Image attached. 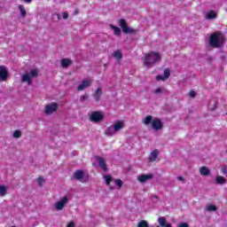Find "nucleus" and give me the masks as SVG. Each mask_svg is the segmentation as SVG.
Instances as JSON below:
<instances>
[{
    "mask_svg": "<svg viewBox=\"0 0 227 227\" xmlns=\"http://www.w3.org/2000/svg\"><path fill=\"white\" fill-rule=\"evenodd\" d=\"M208 43L212 49H220L226 43V34L222 31H215L210 35Z\"/></svg>",
    "mask_w": 227,
    "mask_h": 227,
    "instance_id": "nucleus-1",
    "label": "nucleus"
},
{
    "mask_svg": "<svg viewBox=\"0 0 227 227\" xmlns=\"http://www.w3.org/2000/svg\"><path fill=\"white\" fill-rule=\"evenodd\" d=\"M144 125H152L153 130H162L164 129V124L162 123V121L159 118L153 119V116L152 115H147L144 120H143Z\"/></svg>",
    "mask_w": 227,
    "mask_h": 227,
    "instance_id": "nucleus-2",
    "label": "nucleus"
},
{
    "mask_svg": "<svg viewBox=\"0 0 227 227\" xmlns=\"http://www.w3.org/2000/svg\"><path fill=\"white\" fill-rule=\"evenodd\" d=\"M160 61V54L155 51H150L145 54V59H143V63L145 67H153L155 63Z\"/></svg>",
    "mask_w": 227,
    "mask_h": 227,
    "instance_id": "nucleus-3",
    "label": "nucleus"
},
{
    "mask_svg": "<svg viewBox=\"0 0 227 227\" xmlns=\"http://www.w3.org/2000/svg\"><path fill=\"white\" fill-rule=\"evenodd\" d=\"M120 27L122 29V33L124 35H137V29L133 27H129V25H127V20L121 19L118 21Z\"/></svg>",
    "mask_w": 227,
    "mask_h": 227,
    "instance_id": "nucleus-4",
    "label": "nucleus"
},
{
    "mask_svg": "<svg viewBox=\"0 0 227 227\" xmlns=\"http://www.w3.org/2000/svg\"><path fill=\"white\" fill-rule=\"evenodd\" d=\"M104 178L106 180V184L109 186L110 191L114 190V186L111 185V182H114L115 185H117L119 189H121V187H123V181H121V179H113V176H111L110 175H106Z\"/></svg>",
    "mask_w": 227,
    "mask_h": 227,
    "instance_id": "nucleus-5",
    "label": "nucleus"
},
{
    "mask_svg": "<svg viewBox=\"0 0 227 227\" xmlns=\"http://www.w3.org/2000/svg\"><path fill=\"white\" fill-rule=\"evenodd\" d=\"M38 76V69H32L30 73L25 74L21 76V82H27L28 85H31L33 81H31V77Z\"/></svg>",
    "mask_w": 227,
    "mask_h": 227,
    "instance_id": "nucleus-6",
    "label": "nucleus"
},
{
    "mask_svg": "<svg viewBox=\"0 0 227 227\" xmlns=\"http://www.w3.org/2000/svg\"><path fill=\"white\" fill-rule=\"evenodd\" d=\"M104 121V114L102 112L95 111L92 112L90 115V121L93 123H100V121Z\"/></svg>",
    "mask_w": 227,
    "mask_h": 227,
    "instance_id": "nucleus-7",
    "label": "nucleus"
},
{
    "mask_svg": "<svg viewBox=\"0 0 227 227\" xmlns=\"http://www.w3.org/2000/svg\"><path fill=\"white\" fill-rule=\"evenodd\" d=\"M59 108V105L56 102H52L45 106L44 113L47 116H49L50 114H52V113H56V111H58Z\"/></svg>",
    "mask_w": 227,
    "mask_h": 227,
    "instance_id": "nucleus-8",
    "label": "nucleus"
},
{
    "mask_svg": "<svg viewBox=\"0 0 227 227\" xmlns=\"http://www.w3.org/2000/svg\"><path fill=\"white\" fill-rule=\"evenodd\" d=\"M67 203H68V197H63L59 202L55 204L56 210H63Z\"/></svg>",
    "mask_w": 227,
    "mask_h": 227,
    "instance_id": "nucleus-9",
    "label": "nucleus"
},
{
    "mask_svg": "<svg viewBox=\"0 0 227 227\" xmlns=\"http://www.w3.org/2000/svg\"><path fill=\"white\" fill-rule=\"evenodd\" d=\"M152 178H153V174L140 175L137 176V180L140 184H145V182L152 180Z\"/></svg>",
    "mask_w": 227,
    "mask_h": 227,
    "instance_id": "nucleus-10",
    "label": "nucleus"
},
{
    "mask_svg": "<svg viewBox=\"0 0 227 227\" xmlns=\"http://www.w3.org/2000/svg\"><path fill=\"white\" fill-rule=\"evenodd\" d=\"M91 80H83L78 86L77 90L82 91L83 90H86V88H90V86H91Z\"/></svg>",
    "mask_w": 227,
    "mask_h": 227,
    "instance_id": "nucleus-11",
    "label": "nucleus"
},
{
    "mask_svg": "<svg viewBox=\"0 0 227 227\" xmlns=\"http://www.w3.org/2000/svg\"><path fill=\"white\" fill-rule=\"evenodd\" d=\"M8 70L6 69V67L0 66V79L1 81H6L8 79Z\"/></svg>",
    "mask_w": 227,
    "mask_h": 227,
    "instance_id": "nucleus-12",
    "label": "nucleus"
},
{
    "mask_svg": "<svg viewBox=\"0 0 227 227\" xmlns=\"http://www.w3.org/2000/svg\"><path fill=\"white\" fill-rule=\"evenodd\" d=\"M96 159L101 169H103V171H107V164L106 163V160L100 156H97Z\"/></svg>",
    "mask_w": 227,
    "mask_h": 227,
    "instance_id": "nucleus-13",
    "label": "nucleus"
},
{
    "mask_svg": "<svg viewBox=\"0 0 227 227\" xmlns=\"http://www.w3.org/2000/svg\"><path fill=\"white\" fill-rule=\"evenodd\" d=\"M158 223L160 225L156 227H171V223H168V221L166 220V217L164 216H160L158 218Z\"/></svg>",
    "mask_w": 227,
    "mask_h": 227,
    "instance_id": "nucleus-14",
    "label": "nucleus"
},
{
    "mask_svg": "<svg viewBox=\"0 0 227 227\" xmlns=\"http://www.w3.org/2000/svg\"><path fill=\"white\" fill-rule=\"evenodd\" d=\"M158 158H159V150L155 149L149 154L148 160L149 162H155V160H157Z\"/></svg>",
    "mask_w": 227,
    "mask_h": 227,
    "instance_id": "nucleus-15",
    "label": "nucleus"
},
{
    "mask_svg": "<svg viewBox=\"0 0 227 227\" xmlns=\"http://www.w3.org/2000/svg\"><path fill=\"white\" fill-rule=\"evenodd\" d=\"M114 132H120V130H121V129L125 128V122L121 121H118L114 124Z\"/></svg>",
    "mask_w": 227,
    "mask_h": 227,
    "instance_id": "nucleus-16",
    "label": "nucleus"
},
{
    "mask_svg": "<svg viewBox=\"0 0 227 227\" xmlns=\"http://www.w3.org/2000/svg\"><path fill=\"white\" fill-rule=\"evenodd\" d=\"M74 180H82L84 178V171L78 169L74 173Z\"/></svg>",
    "mask_w": 227,
    "mask_h": 227,
    "instance_id": "nucleus-17",
    "label": "nucleus"
},
{
    "mask_svg": "<svg viewBox=\"0 0 227 227\" xmlns=\"http://www.w3.org/2000/svg\"><path fill=\"white\" fill-rule=\"evenodd\" d=\"M200 173L202 176H210L212 175L210 169L207 167H201L200 168Z\"/></svg>",
    "mask_w": 227,
    "mask_h": 227,
    "instance_id": "nucleus-18",
    "label": "nucleus"
},
{
    "mask_svg": "<svg viewBox=\"0 0 227 227\" xmlns=\"http://www.w3.org/2000/svg\"><path fill=\"white\" fill-rule=\"evenodd\" d=\"M60 63H61V67L63 68H68V67H70L72 65V59H62L60 60Z\"/></svg>",
    "mask_w": 227,
    "mask_h": 227,
    "instance_id": "nucleus-19",
    "label": "nucleus"
},
{
    "mask_svg": "<svg viewBox=\"0 0 227 227\" xmlns=\"http://www.w3.org/2000/svg\"><path fill=\"white\" fill-rule=\"evenodd\" d=\"M206 19L207 20H215V19H217V13H215V11H209L206 15Z\"/></svg>",
    "mask_w": 227,
    "mask_h": 227,
    "instance_id": "nucleus-20",
    "label": "nucleus"
},
{
    "mask_svg": "<svg viewBox=\"0 0 227 227\" xmlns=\"http://www.w3.org/2000/svg\"><path fill=\"white\" fill-rule=\"evenodd\" d=\"M100 97H102V89L98 88L93 94V98H95L96 102H100Z\"/></svg>",
    "mask_w": 227,
    "mask_h": 227,
    "instance_id": "nucleus-21",
    "label": "nucleus"
},
{
    "mask_svg": "<svg viewBox=\"0 0 227 227\" xmlns=\"http://www.w3.org/2000/svg\"><path fill=\"white\" fill-rule=\"evenodd\" d=\"M110 28L113 29L114 31V35H115V36H120V35H121V29L114 25H110Z\"/></svg>",
    "mask_w": 227,
    "mask_h": 227,
    "instance_id": "nucleus-22",
    "label": "nucleus"
},
{
    "mask_svg": "<svg viewBox=\"0 0 227 227\" xmlns=\"http://www.w3.org/2000/svg\"><path fill=\"white\" fill-rule=\"evenodd\" d=\"M215 184L218 185H223V184H226V178H224L223 176H218L215 178Z\"/></svg>",
    "mask_w": 227,
    "mask_h": 227,
    "instance_id": "nucleus-23",
    "label": "nucleus"
},
{
    "mask_svg": "<svg viewBox=\"0 0 227 227\" xmlns=\"http://www.w3.org/2000/svg\"><path fill=\"white\" fill-rule=\"evenodd\" d=\"M114 128L109 126L108 128H106V129L105 130V136H108V137H111L113 136V134H114Z\"/></svg>",
    "mask_w": 227,
    "mask_h": 227,
    "instance_id": "nucleus-24",
    "label": "nucleus"
},
{
    "mask_svg": "<svg viewBox=\"0 0 227 227\" xmlns=\"http://www.w3.org/2000/svg\"><path fill=\"white\" fill-rule=\"evenodd\" d=\"M8 193V188L4 184H0V197H4Z\"/></svg>",
    "mask_w": 227,
    "mask_h": 227,
    "instance_id": "nucleus-25",
    "label": "nucleus"
},
{
    "mask_svg": "<svg viewBox=\"0 0 227 227\" xmlns=\"http://www.w3.org/2000/svg\"><path fill=\"white\" fill-rule=\"evenodd\" d=\"M18 9L20 12V16L24 19L26 15H27V12H26V8L22 4L18 5Z\"/></svg>",
    "mask_w": 227,
    "mask_h": 227,
    "instance_id": "nucleus-26",
    "label": "nucleus"
},
{
    "mask_svg": "<svg viewBox=\"0 0 227 227\" xmlns=\"http://www.w3.org/2000/svg\"><path fill=\"white\" fill-rule=\"evenodd\" d=\"M113 56L115 58V59H123V53L120 51V50L115 51L113 53Z\"/></svg>",
    "mask_w": 227,
    "mask_h": 227,
    "instance_id": "nucleus-27",
    "label": "nucleus"
},
{
    "mask_svg": "<svg viewBox=\"0 0 227 227\" xmlns=\"http://www.w3.org/2000/svg\"><path fill=\"white\" fill-rule=\"evenodd\" d=\"M137 227H150V224H148V222L146 220H141L137 223Z\"/></svg>",
    "mask_w": 227,
    "mask_h": 227,
    "instance_id": "nucleus-28",
    "label": "nucleus"
},
{
    "mask_svg": "<svg viewBox=\"0 0 227 227\" xmlns=\"http://www.w3.org/2000/svg\"><path fill=\"white\" fill-rule=\"evenodd\" d=\"M171 75V71L167 67L163 72V77L165 79H169V76Z\"/></svg>",
    "mask_w": 227,
    "mask_h": 227,
    "instance_id": "nucleus-29",
    "label": "nucleus"
},
{
    "mask_svg": "<svg viewBox=\"0 0 227 227\" xmlns=\"http://www.w3.org/2000/svg\"><path fill=\"white\" fill-rule=\"evenodd\" d=\"M43 184H45V179L43 178V176H39L37 178V185H39V187H42Z\"/></svg>",
    "mask_w": 227,
    "mask_h": 227,
    "instance_id": "nucleus-30",
    "label": "nucleus"
},
{
    "mask_svg": "<svg viewBox=\"0 0 227 227\" xmlns=\"http://www.w3.org/2000/svg\"><path fill=\"white\" fill-rule=\"evenodd\" d=\"M13 137H15L16 139L22 137V132L19 129H16L13 133Z\"/></svg>",
    "mask_w": 227,
    "mask_h": 227,
    "instance_id": "nucleus-31",
    "label": "nucleus"
},
{
    "mask_svg": "<svg viewBox=\"0 0 227 227\" xmlns=\"http://www.w3.org/2000/svg\"><path fill=\"white\" fill-rule=\"evenodd\" d=\"M207 210H208L209 212H215V210H217V207H216L215 205H209V206L207 207Z\"/></svg>",
    "mask_w": 227,
    "mask_h": 227,
    "instance_id": "nucleus-32",
    "label": "nucleus"
},
{
    "mask_svg": "<svg viewBox=\"0 0 227 227\" xmlns=\"http://www.w3.org/2000/svg\"><path fill=\"white\" fill-rule=\"evenodd\" d=\"M156 81H166V78L162 74H159L156 76Z\"/></svg>",
    "mask_w": 227,
    "mask_h": 227,
    "instance_id": "nucleus-33",
    "label": "nucleus"
},
{
    "mask_svg": "<svg viewBox=\"0 0 227 227\" xmlns=\"http://www.w3.org/2000/svg\"><path fill=\"white\" fill-rule=\"evenodd\" d=\"M88 94L82 95L80 97V102H84V100H87Z\"/></svg>",
    "mask_w": 227,
    "mask_h": 227,
    "instance_id": "nucleus-34",
    "label": "nucleus"
},
{
    "mask_svg": "<svg viewBox=\"0 0 227 227\" xmlns=\"http://www.w3.org/2000/svg\"><path fill=\"white\" fill-rule=\"evenodd\" d=\"M154 93H155L156 95H159V94L162 93V88H157V89L154 90Z\"/></svg>",
    "mask_w": 227,
    "mask_h": 227,
    "instance_id": "nucleus-35",
    "label": "nucleus"
},
{
    "mask_svg": "<svg viewBox=\"0 0 227 227\" xmlns=\"http://www.w3.org/2000/svg\"><path fill=\"white\" fill-rule=\"evenodd\" d=\"M221 173H222L223 175H226V173H227V167H226V166H224V167L222 168Z\"/></svg>",
    "mask_w": 227,
    "mask_h": 227,
    "instance_id": "nucleus-36",
    "label": "nucleus"
},
{
    "mask_svg": "<svg viewBox=\"0 0 227 227\" xmlns=\"http://www.w3.org/2000/svg\"><path fill=\"white\" fill-rule=\"evenodd\" d=\"M189 95H190V97H191L192 98H194V97H196V91L191 90L190 93H189Z\"/></svg>",
    "mask_w": 227,
    "mask_h": 227,
    "instance_id": "nucleus-37",
    "label": "nucleus"
},
{
    "mask_svg": "<svg viewBox=\"0 0 227 227\" xmlns=\"http://www.w3.org/2000/svg\"><path fill=\"white\" fill-rule=\"evenodd\" d=\"M178 227H189V223H182L178 224Z\"/></svg>",
    "mask_w": 227,
    "mask_h": 227,
    "instance_id": "nucleus-38",
    "label": "nucleus"
},
{
    "mask_svg": "<svg viewBox=\"0 0 227 227\" xmlns=\"http://www.w3.org/2000/svg\"><path fill=\"white\" fill-rule=\"evenodd\" d=\"M215 109H217V104L216 103L212 105L211 111H215Z\"/></svg>",
    "mask_w": 227,
    "mask_h": 227,
    "instance_id": "nucleus-39",
    "label": "nucleus"
},
{
    "mask_svg": "<svg viewBox=\"0 0 227 227\" xmlns=\"http://www.w3.org/2000/svg\"><path fill=\"white\" fill-rule=\"evenodd\" d=\"M177 180H179V182H184V184H185V180L184 179V176H177Z\"/></svg>",
    "mask_w": 227,
    "mask_h": 227,
    "instance_id": "nucleus-40",
    "label": "nucleus"
},
{
    "mask_svg": "<svg viewBox=\"0 0 227 227\" xmlns=\"http://www.w3.org/2000/svg\"><path fill=\"white\" fill-rule=\"evenodd\" d=\"M67 227H75V223L74 222H70Z\"/></svg>",
    "mask_w": 227,
    "mask_h": 227,
    "instance_id": "nucleus-41",
    "label": "nucleus"
},
{
    "mask_svg": "<svg viewBox=\"0 0 227 227\" xmlns=\"http://www.w3.org/2000/svg\"><path fill=\"white\" fill-rule=\"evenodd\" d=\"M63 19L67 20L68 19V12H63Z\"/></svg>",
    "mask_w": 227,
    "mask_h": 227,
    "instance_id": "nucleus-42",
    "label": "nucleus"
},
{
    "mask_svg": "<svg viewBox=\"0 0 227 227\" xmlns=\"http://www.w3.org/2000/svg\"><path fill=\"white\" fill-rule=\"evenodd\" d=\"M22 1H23V3H27V4L33 3V0H22Z\"/></svg>",
    "mask_w": 227,
    "mask_h": 227,
    "instance_id": "nucleus-43",
    "label": "nucleus"
},
{
    "mask_svg": "<svg viewBox=\"0 0 227 227\" xmlns=\"http://www.w3.org/2000/svg\"><path fill=\"white\" fill-rule=\"evenodd\" d=\"M79 14V10H74V15H78Z\"/></svg>",
    "mask_w": 227,
    "mask_h": 227,
    "instance_id": "nucleus-44",
    "label": "nucleus"
}]
</instances>
